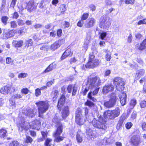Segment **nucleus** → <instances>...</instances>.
I'll list each match as a JSON object with an SVG mask.
<instances>
[{"label":"nucleus","mask_w":146,"mask_h":146,"mask_svg":"<svg viewBox=\"0 0 146 146\" xmlns=\"http://www.w3.org/2000/svg\"><path fill=\"white\" fill-rule=\"evenodd\" d=\"M136 100L134 99H133L131 101L130 104V105L131 106L132 108H133L136 105Z\"/></svg>","instance_id":"nucleus-49"},{"label":"nucleus","mask_w":146,"mask_h":146,"mask_svg":"<svg viewBox=\"0 0 146 146\" xmlns=\"http://www.w3.org/2000/svg\"><path fill=\"white\" fill-rule=\"evenodd\" d=\"M89 7L90 10L92 11H95L96 9V7L92 4L90 5L89 6Z\"/></svg>","instance_id":"nucleus-64"},{"label":"nucleus","mask_w":146,"mask_h":146,"mask_svg":"<svg viewBox=\"0 0 146 146\" xmlns=\"http://www.w3.org/2000/svg\"><path fill=\"white\" fill-rule=\"evenodd\" d=\"M87 119L86 118L83 117L80 112L76 114V122L77 124L79 125H82Z\"/></svg>","instance_id":"nucleus-9"},{"label":"nucleus","mask_w":146,"mask_h":146,"mask_svg":"<svg viewBox=\"0 0 146 146\" xmlns=\"http://www.w3.org/2000/svg\"><path fill=\"white\" fill-rule=\"evenodd\" d=\"M33 141V139L30 136H27L26 142L28 143H31Z\"/></svg>","instance_id":"nucleus-51"},{"label":"nucleus","mask_w":146,"mask_h":146,"mask_svg":"<svg viewBox=\"0 0 146 146\" xmlns=\"http://www.w3.org/2000/svg\"><path fill=\"white\" fill-rule=\"evenodd\" d=\"M101 83V80L99 77L95 76L89 79L87 84L88 86L90 87L91 89H93L94 88L99 87Z\"/></svg>","instance_id":"nucleus-4"},{"label":"nucleus","mask_w":146,"mask_h":146,"mask_svg":"<svg viewBox=\"0 0 146 146\" xmlns=\"http://www.w3.org/2000/svg\"><path fill=\"white\" fill-rule=\"evenodd\" d=\"M85 104L90 107H93L94 105L93 102L89 100H87V102L85 103Z\"/></svg>","instance_id":"nucleus-40"},{"label":"nucleus","mask_w":146,"mask_h":146,"mask_svg":"<svg viewBox=\"0 0 146 146\" xmlns=\"http://www.w3.org/2000/svg\"><path fill=\"white\" fill-rule=\"evenodd\" d=\"M35 111V109H34L28 110L25 113V115L29 117H32L34 116V112Z\"/></svg>","instance_id":"nucleus-26"},{"label":"nucleus","mask_w":146,"mask_h":146,"mask_svg":"<svg viewBox=\"0 0 146 146\" xmlns=\"http://www.w3.org/2000/svg\"><path fill=\"white\" fill-rule=\"evenodd\" d=\"M96 20L93 18H89L86 21L84 24L85 27L88 28L92 27L95 24Z\"/></svg>","instance_id":"nucleus-12"},{"label":"nucleus","mask_w":146,"mask_h":146,"mask_svg":"<svg viewBox=\"0 0 146 146\" xmlns=\"http://www.w3.org/2000/svg\"><path fill=\"white\" fill-rule=\"evenodd\" d=\"M58 43L56 42H55L52 44L50 46V49L52 50H55L59 47Z\"/></svg>","instance_id":"nucleus-30"},{"label":"nucleus","mask_w":146,"mask_h":146,"mask_svg":"<svg viewBox=\"0 0 146 146\" xmlns=\"http://www.w3.org/2000/svg\"><path fill=\"white\" fill-rule=\"evenodd\" d=\"M126 118L125 115H122L120 117L116 126V128L117 130H119L121 128L123 122Z\"/></svg>","instance_id":"nucleus-19"},{"label":"nucleus","mask_w":146,"mask_h":146,"mask_svg":"<svg viewBox=\"0 0 146 146\" xmlns=\"http://www.w3.org/2000/svg\"><path fill=\"white\" fill-rule=\"evenodd\" d=\"M16 33V31L15 30H11L8 32L7 35L9 36H12L14 35Z\"/></svg>","instance_id":"nucleus-47"},{"label":"nucleus","mask_w":146,"mask_h":146,"mask_svg":"<svg viewBox=\"0 0 146 146\" xmlns=\"http://www.w3.org/2000/svg\"><path fill=\"white\" fill-rule=\"evenodd\" d=\"M26 4L27 5L26 8L29 11L31 12L34 7V2L33 0L30 1Z\"/></svg>","instance_id":"nucleus-22"},{"label":"nucleus","mask_w":146,"mask_h":146,"mask_svg":"<svg viewBox=\"0 0 146 146\" xmlns=\"http://www.w3.org/2000/svg\"><path fill=\"white\" fill-rule=\"evenodd\" d=\"M137 24L138 25L142 24H146V19H145L139 21L137 23Z\"/></svg>","instance_id":"nucleus-55"},{"label":"nucleus","mask_w":146,"mask_h":146,"mask_svg":"<svg viewBox=\"0 0 146 146\" xmlns=\"http://www.w3.org/2000/svg\"><path fill=\"white\" fill-rule=\"evenodd\" d=\"M11 26L12 28H14L17 27V25L15 21H11L10 22Z\"/></svg>","instance_id":"nucleus-54"},{"label":"nucleus","mask_w":146,"mask_h":146,"mask_svg":"<svg viewBox=\"0 0 146 146\" xmlns=\"http://www.w3.org/2000/svg\"><path fill=\"white\" fill-rule=\"evenodd\" d=\"M31 128L34 129H35L37 126L40 125V123L39 121L37 120H34L31 123V124L30 125Z\"/></svg>","instance_id":"nucleus-27"},{"label":"nucleus","mask_w":146,"mask_h":146,"mask_svg":"<svg viewBox=\"0 0 146 146\" xmlns=\"http://www.w3.org/2000/svg\"><path fill=\"white\" fill-rule=\"evenodd\" d=\"M52 121L54 123L57 124L58 126L56 132L53 134L54 137L55 138L54 140L57 142H60L63 140L64 139V137L59 136L62 132V125L60 123V120L56 116L54 117Z\"/></svg>","instance_id":"nucleus-1"},{"label":"nucleus","mask_w":146,"mask_h":146,"mask_svg":"<svg viewBox=\"0 0 146 146\" xmlns=\"http://www.w3.org/2000/svg\"><path fill=\"white\" fill-rule=\"evenodd\" d=\"M8 19V17L6 16H3L2 17L1 20L2 22L4 24L6 25L7 24V21Z\"/></svg>","instance_id":"nucleus-42"},{"label":"nucleus","mask_w":146,"mask_h":146,"mask_svg":"<svg viewBox=\"0 0 146 146\" xmlns=\"http://www.w3.org/2000/svg\"><path fill=\"white\" fill-rule=\"evenodd\" d=\"M111 58L110 53H108L105 55V59L106 60L109 61Z\"/></svg>","instance_id":"nucleus-48"},{"label":"nucleus","mask_w":146,"mask_h":146,"mask_svg":"<svg viewBox=\"0 0 146 146\" xmlns=\"http://www.w3.org/2000/svg\"><path fill=\"white\" fill-rule=\"evenodd\" d=\"M56 66V64L52 63L50 64L49 66L44 70L43 73H46L52 70Z\"/></svg>","instance_id":"nucleus-29"},{"label":"nucleus","mask_w":146,"mask_h":146,"mask_svg":"<svg viewBox=\"0 0 146 146\" xmlns=\"http://www.w3.org/2000/svg\"><path fill=\"white\" fill-rule=\"evenodd\" d=\"M52 141V139L49 138H47L45 141V146H48V144Z\"/></svg>","instance_id":"nucleus-63"},{"label":"nucleus","mask_w":146,"mask_h":146,"mask_svg":"<svg viewBox=\"0 0 146 146\" xmlns=\"http://www.w3.org/2000/svg\"><path fill=\"white\" fill-rule=\"evenodd\" d=\"M89 16V14L88 13H84L81 17V19L82 20H85Z\"/></svg>","instance_id":"nucleus-43"},{"label":"nucleus","mask_w":146,"mask_h":146,"mask_svg":"<svg viewBox=\"0 0 146 146\" xmlns=\"http://www.w3.org/2000/svg\"><path fill=\"white\" fill-rule=\"evenodd\" d=\"M117 100V99L115 94H112L109 100L105 102L104 105L108 108L112 107L114 106Z\"/></svg>","instance_id":"nucleus-8"},{"label":"nucleus","mask_w":146,"mask_h":146,"mask_svg":"<svg viewBox=\"0 0 146 146\" xmlns=\"http://www.w3.org/2000/svg\"><path fill=\"white\" fill-rule=\"evenodd\" d=\"M140 138L138 136H133L131 139V142L134 145L137 146L141 143Z\"/></svg>","instance_id":"nucleus-15"},{"label":"nucleus","mask_w":146,"mask_h":146,"mask_svg":"<svg viewBox=\"0 0 146 146\" xmlns=\"http://www.w3.org/2000/svg\"><path fill=\"white\" fill-rule=\"evenodd\" d=\"M89 42V40H85L83 46L82 50L84 52H86L87 50L88 47V44Z\"/></svg>","instance_id":"nucleus-34"},{"label":"nucleus","mask_w":146,"mask_h":146,"mask_svg":"<svg viewBox=\"0 0 146 146\" xmlns=\"http://www.w3.org/2000/svg\"><path fill=\"white\" fill-rule=\"evenodd\" d=\"M65 100V96L64 95H62L61 97L59 100L58 104V107L59 109L60 108L64 102Z\"/></svg>","instance_id":"nucleus-28"},{"label":"nucleus","mask_w":146,"mask_h":146,"mask_svg":"<svg viewBox=\"0 0 146 146\" xmlns=\"http://www.w3.org/2000/svg\"><path fill=\"white\" fill-rule=\"evenodd\" d=\"M38 107L39 117H42L43 114L46 112L48 109L49 104L47 101H41L35 103Z\"/></svg>","instance_id":"nucleus-3"},{"label":"nucleus","mask_w":146,"mask_h":146,"mask_svg":"<svg viewBox=\"0 0 146 146\" xmlns=\"http://www.w3.org/2000/svg\"><path fill=\"white\" fill-rule=\"evenodd\" d=\"M28 76V74L26 73H19L18 76V77L19 78H25Z\"/></svg>","instance_id":"nucleus-36"},{"label":"nucleus","mask_w":146,"mask_h":146,"mask_svg":"<svg viewBox=\"0 0 146 146\" xmlns=\"http://www.w3.org/2000/svg\"><path fill=\"white\" fill-rule=\"evenodd\" d=\"M72 89V96H75L76 94L77 91V88L74 86H72L71 85H69L68 87H67V90L68 93H71Z\"/></svg>","instance_id":"nucleus-18"},{"label":"nucleus","mask_w":146,"mask_h":146,"mask_svg":"<svg viewBox=\"0 0 146 146\" xmlns=\"http://www.w3.org/2000/svg\"><path fill=\"white\" fill-rule=\"evenodd\" d=\"M9 103L10 106H12L13 108L15 107L16 105L15 101L11 100H9Z\"/></svg>","instance_id":"nucleus-58"},{"label":"nucleus","mask_w":146,"mask_h":146,"mask_svg":"<svg viewBox=\"0 0 146 146\" xmlns=\"http://www.w3.org/2000/svg\"><path fill=\"white\" fill-rule=\"evenodd\" d=\"M96 132L92 131L91 129H87L86 131V134L87 137L89 139L93 140L96 137Z\"/></svg>","instance_id":"nucleus-13"},{"label":"nucleus","mask_w":146,"mask_h":146,"mask_svg":"<svg viewBox=\"0 0 146 146\" xmlns=\"http://www.w3.org/2000/svg\"><path fill=\"white\" fill-rule=\"evenodd\" d=\"M22 120L21 122L18 123L17 125L19 127V131H22L23 129H27L28 127H27V125L28 123H26L23 118H22Z\"/></svg>","instance_id":"nucleus-14"},{"label":"nucleus","mask_w":146,"mask_h":146,"mask_svg":"<svg viewBox=\"0 0 146 146\" xmlns=\"http://www.w3.org/2000/svg\"><path fill=\"white\" fill-rule=\"evenodd\" d=\"M92 91H90L88 94V98L90 99V100L93 101L94 102H96V98L93 97L92 96Z\"/></svg>","instance_id":"nucleus-38"},{"label":"nucleus","mask_w":146,"mask_h":146,"mask_svg":"<svg viewBox=\"0 0 146 146\" xmlns=\"http://www.w3.org/2000/svg\"><path fill=\"white\" fill-rule=\"evenodd\" d=\"M56 42L58 43V44L59 45L60 47L61 45L64 44L65 42V40L64 39H60Z\"/></svg>","instance_id":"nucleus-59"},{"label":"nucleus","mask_w":146,"mask_h":146,"mask_svg":"<svg viewBox=\"0 0 146 146\" xmlns=\"http://www.w3.org/2000/svg\"><path fill=\"white\" fill-rule=\"evenodd\" d=\"M49 48V47L46 45H43L40 48V49L43 50L47 51Z\"/></svg>","instance_id":"nucleus-57"},{"label":"nucleus","mask_w":146,"mask_h":146,"mask_svg":"<svg viewBox=\"0 0 146 146\" xmlns=\"http://www.w3.org/2000/svg\"><path fill=\"white\" fill-rule=\"evenodd\" d=\"M18 24L19 26H23L25 24V22L21 20H18L17 21Z\"/></svg>","instance_id":"nucleus-62"},{"label":"nucleus","mask_w":146,"mask_h":146,"mask_svg":"<svg viewBox=\"0 0 146 146\" xmlns=\"http://www.w3.org/2000/svg\"><path fill=\"white\" fill-rule=\"evenodd\" d=\"M94 89L95 90L92 92V94L93 95H96L99 90L100 88L98 87H96V88H94L93 89Z\"/></svg>","instance_id":"nucleus-50"},{"label":"nucleus","mask_w":146,"mask_h":146,"mask_svg":"<svg viewBox=\"0 0 146 146\" xmlns=\"http://www.w3.org/2000/svg\"><path fill=\"white\" fill-rule=\"evenodd\" d=\"M144 72L145 71L143 69H141L139 70L138 72L136 74L137 78L138 79L141 76L144 74Z\"/></svg>","instance_id":"nucleus-35"},{"label":"nucleus","mask_w":146,"mask_h":146,"mask_svg":"<svg viewBox=\"0 0 146 146\" xmlns=\"http://www.w3.org/2000/svg\"><path fill=\"white\" fill-rule=\"evenodd\" d=\"M98 33L99 35V36H106L107 35L106 32L104 31H101Z\"/></svg>","instance_id":"nucleus-61"},{"label":"nucleus","mask_w":146,"mask_h":146,"mask_svg":"<svg viewBox=\"0 0 146 146\" xmlns=\"http://www.w3.org/2000/svg\"><path fill=\"white\" fill-rule=\"evenodd\" d=\"M66 10V7L64 5H61L60 7V11L61 13H63Z\"/></svg>","instance_id":"nucleus-37"},{"label":"nucleus","mask_w":146,"mask_h":146,"mask_svg":"<svg viewBox=\"0 0 146 146\" xmlns=\"http://www.w3.org/2000/svg\"><path fill=\"white\" fill-rule=\"evenodd\" d=\"M90 89V87L88 86L87 84H86V86L84 90H82V93H83V95H86L87 92Z\"/></svg>","instance_id":"nucleus-41"},{"label":"nucleus","mask_w":146,"mask_h":146,"mask_svg":"<svg viewBox=\"0 0 146 146\" xmlns=\"http://www.w3.org/2000/svg\"><path fill=\"white\" fill-rule=\"evenodd\" d=\"M12 44L15 47H21L23 44V42L21 40H14L12 42Z\"/></svg>","instance_id":"nucleus-20"},{"label":"nucleus","mask_w":146,"mask_h":146,"mask_svg":"<svg viewBox=\"0 0 146 146\" xmlns=\"http://www.w3.org/2000/svg\"><path fill=\"white\" fill-rule=\"evenodd\" d=\"M140 105L141 108L145 107H146V101L145 100L142 101L140 103Z\"/></svg>","instance_id":"nucleus-56"},{"label":"nucleus","mask_w":146,"mask_h":146,"mask_svg":"<svg viewBox=\"0 0 146 146\" xmlns=\"http://www.w3.org/2000/svg\"><path fill=\"white\" fill-rule=\"evenodd\" d=\"M100 22V25L101 28L106 29L109 27L110 25L109 18L106 15H103L101 17Z\"/></svg>","instance_id":"nucleus-7"},{"label":"nucleus","mask_w":146,"mask_h":146,"mask_svg":"<svg viewBox=\"0 0 146 146\" xmlns=\"http://www.w3.org/2000/svg\"><path fill=\"white\" fill-rule=\"evenodd\" d=\"M109 139L107 138H105L104 139L102 140V143L103 145H106L109 143Z\"/></svg>","instance_id":"nucleus-44"},{"label":"nucleus","mask_w":146,"mask_h":146,"mask_svg":"<svg viewBox=\"0 0 146 146\" xmlns=\"http://www.w3.org/2000/svg\"><path fill=\"white\" fill-rule=\"evenodd\" d=\"M136 48L140 50H142L146 48V39L139 45L137 44L136 46Z\"/></svg>","instance_id":"nucleus-23"},{"label":"nucleus","mask_w":146,"mask_h":146,"mask_svg":"<svg viewBox=\"0 0 146 146\" xmlns=\"http://www.w3.org/2000/svg\"><path fill=\"white\" fill-rule=\"evenodd\" d=\"M133 125V124L131 122L127 123L125 125V127L128 129H130Z\"/></svg>","instance_id":"nucleus-60"},{"label":"nucleus","mask_w":146,"mask_h":146,"mask_svg":"<svg viewBox=\"0 0 146 146\" xmlns=\"http://www.w3.org/2000/svg\"><path fill=\"white\" fill-rule=\"evenodd\" d=\"M19 143L17 141H14L11 143L9 146H18Z\"/></svg>","instance_id":"nucleus-45"},{"label":"nucleus","mask_w":146,"mask_h":146,"mask_svg":"<svg viewBox=\"0 0 146 146\" xmlns=\"http://www.w3.org/2000/svg\"><path fill=\"white\" fill-rule=\"evenodd\" d=\"M62 116L63 118H65L69 114V111L68 106L64 107L62 111Z\"/></svg>","instance_id":"nucleus-17"},{"label":"nucleus","mask_w":146,"mask_h":146,"mask_svg":"<svg viewBox=\"0 0 146 146\" xmlns=\"http://www.w3.org/2000/svg\"><path fill=\"white\" fill-rule=\"evenodd\" d=\"M14 60L9 57H7L6 59V63L11 65L13 64Z\"/></svg>","instance_id":"nucleus-33"},{"label":"nucleus","mask_w":146,"mask_h":146,"mask_svg":"<svg viewBox=\"0 0 146 146\" xmlns=\"http://www.w3.org/2000/svg\"><path fill=\"white\" fill-rule=\"evenodd\" d=\"M83 134L80 131H78L76 136V139L78 143H81L83 141Z\"/></svg>","instance_id":"nucleus-24"},{"label":"nucleus","mask_w":146,"mask_h":146,"mask_svg":"<svg viewBox=\"0 0 146 146\" xmlns=\"http://www.w3.org/2000/svg\"><path fill=\"white\" fill-rule=\"evenodd\" d=\"M120 111L118 108H116L115 110L112 111L108 110L104 113L105 117L110 119H113L118 117L120 114Z\"/></svg>","instance_id":"nucleus-5"},{"label":"nucleus","mask_w":146,"mask_h":146,"mask_svg":"<svg viewBox=\"0 0 146 146\" xmlns=\"http://www.w3.org/2000/svg\"><path fill=\"white\" fill-rule=\"evenodd\" d=\"M29 92V90L27 88H24L21 89V93L24 94H27Z\"/></svg>","instance_id":"nucleus-46"},{"label":"nucleus","mask_w":146,"mask_h":146,"mask_svg":"<svg viewBox=\"0 0 146 146\" xmlns=\"http://www.w3.org/2000/svg\"><path fill=\"white\" fill-rule=\"evenodd\" d=\"M33 42L30 39L27 40L25 42V45L24 46L25 48H31L32 46Z\"/></svg>","instance_id":"nucleus-31"},{"label":"nucleus","mask_w":146,"mask_h":146,"mask_svg":"<svg viewBox=\"0 0 146 146\" xmlns=\"http://www.w3.org/2000/svg\"><path fill=\"white\" fill-rule=\"evenodd\" d=\"M72 53L71 52V50L70 49L66 50L63 53L61 57V59L63 60L65 58L71 55Z\"/></svg>","instance_id":"nucleus-25"},{"label":"nucleus","mask_w":146,"mask_h":146,"mask_svg":"<svg viewBox=\"0 0 146 146\" xmlns=\"http://www.w3.org/2000/svg\"><path fill=\"white\" fill-rule=\"evenodd\" d=\"M113 84L115 86L117 90L121 91L124 90L125 84L121 78L118 77H115L113 79Z\"/></svg>","instance_id":"nucleus-6"},{"label":"nucleus","mask_w":146,"mask_h":146,"mask_svg":"<svg viewBox=\"0 0 146 146\" xmlns=\"http://www.w3.org/2000/svg\"><path fill=\"white\" fill-rule=\"evenodd\" d=\"M7 131L3 128L0 129V137L1 138H4L6 135Z\"/></svg>","instance_id":"nucleus-32"},{"label":"nucleus","mask_w":146,"mask_h":146,"mask_svg":"<svg viewBox=\"0 0 146 146\" xmlns=\"http://www.w3.org/2000/svg\"><path fill=\"white\" fill-rule=\"evenodd\" d=\"M84 113H85V117L86 119H87L88 121H89V119H90L89 118V116L88 115V110L87 108H84Z\"/></svg>","instance_id":"nucleus-39"},{"label":"nucleus","mask_w":146,"mask_h":146,"mask_svg":"<svg viewBox=\"0 0 146 146\" xmlns=\"http://www.w3.org/2000/svg\"><path fill=\"white\" fill-rule=\"evenodd\" d=\"M11 89L10 87L6 86L1 88L0 91L1 93L4 94H7L10 92Z\"/></svg>","instance_id":"nucleus-21"},{"label":"nucleus","mask_w":146,"mask_h":146,"mask_svg":"<svg viewBox=\"0 0 146 146\" xmlns=\"http://www.w3.org/2000/svg\"><path fill=\"white\" fill-rule=\"evenodd\" d=\"M22 97V96L21 95L19 94H16L13 95L12 98L14 99H17L21 98Z\"/></svg>","instance_id":"nucleus-53"},{"label":"nucleus","mask_w":146,"mask_h":146,"mask_svg":"<svg viewBox=\"0 0 146 146\" xmlns=\"http://www.w3.org/2000/svg\"><path fill=\"white\" fill-rule=\"evenodd\" d=\"M106 122L103 117L100 116L98 120L94 119L92 121V123L94 127L100 129L102 133H104L107 129Z\"/></svg>","instance_id":"nucleus-2"},{"label":"nucleus","mask_w":146,"mask_h":146,"mask_svg":"<svg viewBox=\"0 0 146 146\" xmlns=\"http://www.w3.org/2000/svg\"><path fill=\"white\" fill-rule=\"evenodd\" d=\"M41 94V90L39 88H37L35 90V96H38Z\"/></svg>","instance_id":"nucleus-52"},{"label":"nucleus","mask_w":146,"mask_h":146,"mask_svg":"<svg viewBox=\"0 0 146 146\" xmlns=\"http://www.w3.org/2000/svg\"><path fill=\"white\" fill-rule=\"evenodd\" d=\"M120 102L122 106H124L126 102V95L124 92L121 93L119 95Z\"/></svg>","instance_id":"nucleus-16"},{"label":"nucleus","mask_w":146,"mask_h":146,"mask_svg":"<svg viewBox=\"0 0 146 146\" xmlns=\"http://www.w3.org/2000/svg\"><path fill=\"white\" fill-rule=\"evenodd\" d=\"M114 87L111 84H106L104 86L102 92L104 94H106L109 92H112L113 90Z\"/></svg>","instance_id":"nucleus-11"},{"label":"nucleus","mask_w":146,"mask_h":146,"mask_svg":"<svg viewBox=\"0 0 146 146\" xmlns=\"http://www.w3.org/2000/svg\"><path fill=\"white\" fill-rule=\"evenodd\" d=\"M99 63L100 62L98 59H94L92 60H89L85 66L87 68H90L98 66Z\"/></svg>","instance_id":"nucleus-10"}]
</instances>
